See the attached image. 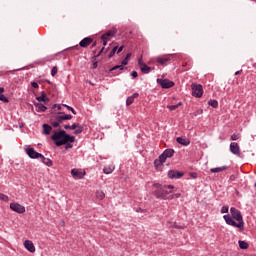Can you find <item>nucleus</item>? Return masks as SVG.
<instances>
[{"mask_svg": "<svg viewBox=\"0 0 256 256\" xmlns=\"http://www.w3.org/2000/svg\"><path fill=\"white\" fill-rule=\"evenodd\" d=\"M52 141L56 147L65 146V149H73V144L75 143V136L69 135L65 130H54L53 135L51 136Z\"/></svg>", "mask_w": 256, "mask_h": 256, "instance_id": "1", "label": "nucleus"}, {"mask_svg": "<svg viewBox=\"0 0 256 256\" xmlns=\"http://www.w3.org/2000/svg\"><path fill=\"white\" fill-rule=\"evenodd\" d=\"M153 187L155 190L152 192V195H154L156 199H162L163 201H166L167 195H169V193H173V191L165 190V186L160 183L153 184Z\"/></svg>", "mask_w": 256, "mask_h": 256, "instance_id": "2", "label": "nucleus"}, {"mask_svg": "<svg viewBox=\"0 0 256 256\" xmlns=\"http://www.w3.org/2000/svg\"><path fill=\"white\" fill-rule=\"evenodd\" d=\"M230 215L232 218H234L235 221H238V223L242 224V229L245 230V222L243 221V215L241 214V211H239L235 207L230 208Z\"/></svg>", "mask_w": 256, "mask_h": 256, "instance_id": "3", "label": "nucleus"}, {"mask_svg": "<svg viewBox=\"0 0 256 256\" xmlns=\"http://www.w3.org/2000/svg\"><path fill=\"white\" fill-rule=\"evenodd\" d=\"M223 219L227 225H230L231 227H236L237 229H240V231H245L243 229V224L235 222V219L233 218V216L226 214L223 216Z\"/></svg>", "mask_w": 256, "mask_h": 256, "instance_id": "4", "label": "nucleus"}, {"mask_svg": "<svg viewBox=\"0 0 256 256\" xmlns=\"http://www.w3.org/2000/svg\"><path fill=\"white\" fill-rule=\"evenodd\" d=\"M192 97L197 99L203 97V86L201 84H192Z\"/></svg>", "mask_w": 256, "mask_h": 256, "instance_id": "5", "label": "nucleus"}, {"mask_svg": "<svg viewBox=\"0 0 256 256\" xmlns=\"http://www.w3.org/2000/svg\"><path fill=\"white\" fill-rule=\"evenodd\" d=\"M158 85L162 87V89H171V87H175V82L169 79H157Z\"/></svg>", "mask_w": 256, "mask_h": 256, "instance_id": "6", "label": "nucleus"}, {"mask_svg": "<svg viewBox=\"0 0 256 256\" xmlns=\"http://www.w3.org/2000/svg\"><path fill=\"white\" fill-rule=\"evenodd\" d=\"M55 121H59V123H63V121H71L73 119V115L65 114V112H58V115L54 116Z\"/></svg>", "mask_w": 256, "mask_h": 256, "instance_id": "7", "label": "nucleus"}, {"mask_svg": "<svg viewBox=\"0 0 256 256\" xmlns=\"http://www.w3.org/2000/svg\"><path fill=\"white\" fill-rule=\"evenodd\" d=\"M25 152L27 153L28 157H30V159H41V157L43 156V154L35 151V148H26Z\"/></svg>", "mask_w": 256, "mask_h": 256, "instance_id": "8", "label": "nucleus"}, {"mask_svg": "<svg viewBox=\"0 0 256 256\" xmlns=\"http://www.w3.org/2000/svg\"><path fill=\"white\" fill-rule=\"evenodd\" d=\"M175 155V150L172 148H168L163 151V153L160 155L161 161H167V159H171Z\"/></svg>", "mask_w": 256, "mask_h": 256, "instance_id": "9", "label": "nucleus"}, {"mask_svg": "<svg viewBox=\"0 0 256 256\" xmlns=\"http://www.w3.org/2000/svg\"><path fill=\"white\" fill-rule=\"evenodd\" d=\"M10 209H12V211H14L15 213H19V214L25 213V206L19 203H11Z\"/></svg>", "mask_w": 256, "mask_h": 256, "instance_id": "10", "label": "nucleus"}, {"mask_svg": "<svg viewBox=\"0 0 256 256\" xmlns=\"http://www.w3.org/2000/svg\"><path fill=\"white\" fill-rule=\"evenodd\" d=\"M230 152L233 155H237V157H241V149L239 148V144L237 142L230 143Z\"/></svg>", "mask_w": 256, "mask_h": 256, "instance_id": "11", "label": "nucleus"}, {"mask_svg": "<svg viewBox=\"0 0 256 256\" xmlns=\"http://www.w3.org/2000/svg\"><path fill=\"white\" fill-rule=\"evenodd\" d=\"M184 175H185V173L179 172L177 170L168 171L169 179H181V177H183Z\"/></svg>", "mask_w": 256, "mask_h": 256, "instance_id": "12", "label": "nucleus"}, {"mask_svg": "<svg viewBox=\"0 0 256 256\" xmlns=\"http://www.w3.org/2000/svg\"><path fill=\"white\" fill-rule=\"evenodd\" d=\"M92 43H93V38L86 37L79 42V46L82 47L83 49H87V47H89V45H91Z\"/></svg>", "mask_w": 256, "mask_h": 256, "instance_id": "13", "label": "nucleus"}, {"mask_svg": "<svg viewBox=\"0 0 256 256\" xmlns=\"http://www.w3.org/2000/svg\"><path fill=\"white\" fill-rule=\"evenodd\" d=\"M36 101L38 103H45V105H47V103H49L50 99L47 97V93H45V91H42L41 95L36 97Z\"/></svg>", "mask_w": 256, "mask_h": 256, "instance_id": "14", "label": "nucleus"}, {"mask_svg": "<svg viewBox=\"0 0 256 256\" xmlns=\"http://www.w3.org/2000/svg\"><path fill=\"white\" fill-rule=\"evenodd\" d=\"M71 175L74 179H83L85 177V172L74 168L71 170Z\"/></svg>", "mask_w": 256, "mask_h": 256, "instance_id": "15", "label": "nucleus"}, {"mask_svg": "<svg viewBox=\"0 0 256 256\" xmlns=\"http://www.w3.org/2000/svg\"><path fill=\"white\" fill-rule=\"evenodd\" d=\"M115 33H117L115 30H109L101 36V39L105 41H111V39L115 37Z\"/></svg>", "mask_w": 256, "mask_h": 256, "instance_id": "16", "label": "nucleus"}, {"mask_svg": "<svg viewBox=\"0 0 256 256\" xmlns=\"http://www.w3.org/2000/svg\"><path fill=\"white\" fill-rule=\"evenodd\" d=\"M24 247L29 251V253H35V244H33V241L31 240H26L24 242Z\"/></svg>", "mask_w": 256, "mask_h": 256, "instance_id": "17", "label": "nucleus"}, {"mask_svg": "<svg viewBox=\"0 0 256 256\" xmlns=\"http://www.w3.org/2000/svg\"><path fill=\"white\" fill-rule=\"evenodd\" d=\"M156 61L157 63H159V65L166 66L168 65L169 61H171V58L167 56H164V57L160 56L156 58Z\"/></svg>", "mask_w": 256, "mask_h": 256, "instance_id": "18", "label": "nucleus"}, {"mask_svg": "<svg viewBox=\"0 0 256 256\" xmlns=\"http://www.w3.org/2000/svg\"><path fill=\"white\" fill-rule=\"evenodd\" d=\"M176 141L179 143V145H183V147H188V145H191V140L187 138L177 137Z\"/></svg>", "mask_w": 256, "mask_h": 256, "instance_id": "19", "label": "nucleus"}, {"mask_svg": "<svg viewBox=\"0 0 256 256\" xmlns=\"http://www.w3.org/2000/svg\"><path fill=\"white\" fill-rule=\"evenodd\" d=\"M34 106L36 107V109H38L37 111L40 113H45V111H47V106L43 105L42 103L34 102Z\"/></svg>", "mask_w": 256, "mask_h": 256, "instance_id": "20", "label": "nucleus"}, {"mask_svg": "<svg viewBox=\"0 0 256 256\" xmlns=\"http://www.w3.org/2000/svg\"><path fill=\"white\" fill-rule=\"evenodd\" d=\"M155 68L153 67H149L147 64L142 65V67L140 68V71H142V73H144L145 75L151 73Z\"/></svg>", "mask_w": 256, "mask_h": 256, "instance_id": "21", "label": "nucleus"}, {"mask_svg": "<svg viewBox=\"0 0 256 256\" xmlns=\"http://www.w3.org/2000/svg\"><path fill=\"white\" fill-rule=\"evenodd\" d=\"M113 171H115V165H108L103 168V173H105V175H111Z\"/></svg>", "mask_w": 256, "mask_h": 256, "instance_id": "22", "label": "nucleus"}, {"mask_svg": "<svg viewBox=\"0 0 256 256\" xmlns=\"http://www.w3.org/2000/svg\"><path fill=\"white\" fill-rule=\"evenodd\" d=\"M43 134L44 135H51V131H53V127H51V125L49 124H43Z\"/></svg>", "mask_w": 256, "mask_h": 256, "instance_id": "23", "label": "nucleus"}, {"mask_svg": "<svg viewBox=\"0 0 256 256\" xmlns=\"http://www.w3.org/2000/svg\"><path fill=\"white\" fill-rule=\"evenodd\" d=\"M42 163H44V165H46L47 167H53V161H51V159L49 158H45V156L42 155V157H40Z\"/></svg>", "mask_w": 256, "mask_h": 256, "instance_id": "24", "label": "nucleus"}, {"mask_svg": "<svg viewBox=\"0 0 256 256\" xmlns=\"http://www.w3.org/2000/svg\"><path fill=\"white\" fill-rule=\"evenodd\" d=\"M228 166H222V167H216V168H211L210 171L211 173H221V171H226L228 169Z\"/></svg>", "mask_w": 256, "mask_h": 256, "instance_id": "25", "label": "nucleus"}, {"mask_svg": "<svg viewBox=\"0 0 256 256\" xmlns=\"http://www.w3.org/2000/svg\"><path fill=\"white\" fill-rule=\"evenodd\" d=\"M208 105L213 107V109H217L219 107V102L217 100L210 99L208 101Z\"/></svg>", "mask_w": 256, "mask_h": 256, "instance_id": "26", "label": "nucleus"}, {"mask_svg": "<svg viewBox=\"0 0 256 256\" xmlns=\"http://www.w3.org/2000/svg\"><path fill=\"white\" fill-rule=\"evenodd\" d=\"M117 69H119V71H124L125 67L123 65H116V66L110 68L108 70V73H113V71H117Z\"/></svg>", "mask_w": 256, "mask_h": 256, "instance_id": "27", "label": "nucleus"}, {"mask_svg": "<svg viewBox=\"0 0 256 256\" xmlns=\"http://www.w3.org/2000/svg\"><path fill=\"white\" fill-rule=\"evenodd\" d=\"M110 47L108 46L107 48L102 47V49L99 51V53L94 56V59H97V57H100L101 55H105L109 51Z\"/></svg>", "mask_w": 256, "mask_h": 256, "instance_id": "28", "label": "nucleus"}, {"mask_svg": "<svg viewBox=\"0 0 256 256\" xmlns=\"http://www.w3.org/2000/svg\"><path fill=\"white\" fill-rule=\"evenodd\" d=\"M238 245L240 249H249V244L246 241L240 240Z\"/></svg>", "mask_w": 256, "mask_h": 256, "instance_id": "29", "label": "nucleus"}, {"mask_svg": "<svg viewBox=\"0 0 256 256\" xmlns=\"http://www.w3.org/2000/svg\"><path fill=\"white\" fill-rule=\"evenodd\" d=\"M96 197H97V199L102 201V199H105V193L103 191H97L96 192Z\"/></svg>", "mask_w": 256, "mask_h": 256, "instance_id": "30", "label": "nucleus"}, {"mask_svg": "<svg viewBox=\"0 0 256 256\" xmlns=\"http://www.w3.org/2000/svg\"><path fill=\"white\" fill-rule=\"evenodd\" d=\"M134 102H135V99L132 96H129L126 99V106L129 107L130 105H133Z\"/></svg>", "mask_w": 256, "mask_h": 256, "instance_id": "31", "label": "nucleus"}, {"mask_svg": "<svg viewBox=\"0 0 256 256\" xmlns=\"http://www.w3.org/2000/svg\"><path fill=\"white\" fill-rule=\"evenodd\" d=\"M62 105H63V107H66V109L68 111H71V113H73V115H77V111H75L73 107H71V106H69L67 104H62Z\"/></svg>", "mask_w": 256, "mask_h": 256, "instance_id": "32", "label": "nucleus"}, {"mask_svg": "<svg viewBox=\"0 0 256 256\" xmlns=\"http://www.w3.org/2000/svg\"><path fill=\"white\" fill-rule=\"evenodd\" d=\"M163 163H165V161L161 160L160 158L159 159H156L154 161V167H160V165H163Z\"/></svg>", "mask_w": 256, "mask_h": 256, "instance_id": "33", "label": "nucleus"}, {"mask_svg": "<svg viewBox=\"0 0 256 256\" xmlns=\"http://www.w3.org/2000/svg\"><path fill=\"white\" fill-rule=\"evenodd\" d=\"M0 201H4L5 203H8L9 201V196L3 194V193H0Z\"/></svg>", "mask_w": 256, "mask_h": 256, "instance_id": "34", "label": "nucleus"}, {"mask_svg": "<svg viewBox=\"0 0 256 256\" xmlns=\"http://www.w3.org/2000/svg\"><path fill=\"white\" fill-rule=\"evenodd\" d=\"M117 49H118V47L115 46V47L110 51V53L108 54V58H109V59H111V58L115 55V53H117Z\"/></svg>", "mask_w": 256, "mask_h": 256, "instance_id": "35", "label": "nucleus"}, {"mask_svg": "<svg viewBox=\"0 0 256 256\" xmlns=\"http://www.w3.org/2000/svg\"><path fill=\"white\" fill-rule=\"evenodd\" d=\"M83 131V126L81 124L76 128L74 131V135H81V132Z\"/></svg>", "mask_w": 256, "mask_h": 256, "instance_id": "36", "label": "nucleus"}, {"mask_svg": "<svg viewBox=\"0 0 256 256\" xmlns=\"http://www.w3.org/2000/svg\"><path fill=\"white\" fill-rule=\"evenodd\" d=\"M51 125H52V127H54L55 129H57V127H59V125H61V122H59L58 120L53 121V118H51Z\"/></svg>", "mask_w": 256, "mask_h": 256, "instance_id": "37", "label": "nucleus"}, {"mask_svg": "<svg viewBox=\"0 0 256 256\" xmlns=\"http://www.w3.org/2000/svg\"><path fill=\"white\" fill-rule=\"evenodd\" d=\"M0 101H2V103H9V98L4 96L3 94H0Z\"/></svg>", "mask_w": 256, "mask_h": 256, "instance_id": "38", "label": "nucleus"}, {"mask_svg": "<svg viewBox=\"0 0 256 256\" xmlns=\"http://www.w3.org/2000/svg\"><path fill=\"white\" fill-rule=\"evenodd\" d=\"M58 71H59V68H57V66H54L51 70L52 77H55V75H57Z\"/></svg>", "mask_w": 256, "mask_h": 256, "instance_id": "39", "label": "nucleus"}, {"mask_svg": "<svg viewBox=\"0 0 256 256\" xmlns=\"http://www.w3.org/2000/svg\"><path fill=\"white\" fill-rule=\"evenodd\" d=\"M220 211L222 214L229 213V206H223Z\"/></svg>", "mask_w": 256, "mask_h": 256, "instance_id": "40", "label": "nucleus"}, {"mask_svg": "<svg viewBox=\"0 0 256 256\" xmlns=\"http://www.w3.org/2000/svg\"><path fill=\"white\" fill-rule=\"evenodd\" d=\"M239 137H240V134H232L231 135V140L232 141H237L239 139Z\"/></svg>", "mask_w": 256, "mask_h": 256, "instance_id": "41", "label": "nucleus"}, {"mask_svg": "<svg viewBox=\"0 0 256 256\" xmlns=\"http://www.w3.org/2000/svg\"><path fill=\"white\" fill-rule=\"evenodd\" d=\"M138 65H139L140 69L143 67V65H145V63H143V56H141V57L138 59Z\"/></svg>", "mask_w": 256, "mask_h": 256, "instance_id": "42", "label": "nucleus"}, {"mask_svg": "<svg viewBox=\"0 0 256 256\" xmlns=\"http://www.w3.org/2000/svg\"><path fill=\"white\" fill-rule=\"evenodd\" d=\"M62 107H63V104H54L53 105V109L57 108L58 111H61Z\"/></svg>", "mask_w": 256, "mask_h": 256, "instance_id": "43", "label": "nucleus"}, {"mask_svg": "<svg viewBox=\"0 0 256 256\" xmlns=\"http://www.w3.org/2000/svg\"><path fill=\"white\" fill-rule=\"evenodd\" d=\"M163 187H165L166 191H167V189H169L170 191L175 189V186H173V185H163Z\"/></svg>", "mask_w": 256, "mask_h": 256, "instance_id": "44", "label": "nucleus"}, {"mask_svg": "<svg viewBox=\"0 0 256 256\" xmlns=\"http://www.w3.org/2000/svg\"><path fill=\"white\" fill-rule=\"evenodd\" d=\"M122 67H125V65H129V60H127L126 58H124L121 62Z\"/></svg>", "mask_w": 256, "mask_h": 256, "instance_id": "45", "label": "nucleus"}, {"mask_svg": "<svg viewBox=\"0 0 256 256\" xmlns=\"http://www.w3.org/2000/svg\"><path fill=\"white\" fill-rule=\"evenodd\" d=\"M131 77H133V79H137V77H139V74L137 73V71H132Z\"/></svg>", "mask_w": 256, "mask_h": 256, "instance_id": "46", "label": "nucleus"}, {"mask_svg": "<svg viewBox=\"0 0 256 256\" xmlns=\"http://www.w3.org/2000/svg\"><path fill=\"white\" fill-rule=\"evenodd\" d=\"M167 109H169V111H175L177 109V106L176 105H170V106H167Z\"/></svg>", "mask_w": 256, "mask_h": 256, "instance_id": "47", "label": "nucleus"}, {"mask_svg": "<svg viewBox=\"0 0 256 256\" xmlns=\"http://www.w3.org/2000/svg\"><path fill=\"white\" fill-rule=\"evenodd\" d=\"M79 123H73L71 126H70V129L71 130H75L76 128H78L79 127Z\"/></svg>", "mask_w": 256, "mask_h": 256, "instance_id": "48", "label": "nucleus"}, {"mask_svg": "<svg viewBox=\"0 0 256 256\" xmlns=\"http://www.w3.org/2000/svg\"><path fill=\"white\" fill-rule=\"evenodd\" d=\"M31 86L34 88V89H39V84L37 82H31Z\"/></svg>", "mask_w": 256, "mask_h": 256, "instance_id": "49", "label": "nucleus"}, {"mask_svg": "<svg viewBox=\"0 0 256 256\" xmlns=\"http://www.w3.org/2000/svg\"><path fill=\"white\" fill-rule=\"evenodd\" d=\"M174 197H176V199H179V197H181V194L176 193V194L172 195V196L170 197V199H173Z\"/></svg>", "mask_w": 256, "mask_h": 256, "instance_id": "50", "label": "nucleus"}, {"mask_svg": "<svg viewBox=\"0 0 256 256\" xmlns=\"http://www.w3.org/2000/svg\"><path fill=\"white\" fill-rule=\"evenodd\" d=\"M97 67H99L98 62H94L92 64V69H97Z\"/></svg>", "mask_w": 256, "mask_h": 256, "instance_id": "51", "label": "nucleus"}, {"mask_svg": "<svg viewBox=\"0 0 256 256\" xmlns=\"http://www.w3.org/2000/svg\"><path fill=\"white\" fill-rule=\"evenodd\" d=\"M123 49H124V46H120V47L118 48V50H117V54L121 53V51H123Z\"/></svg>", "mask_w": 256, "mask_h": 256, "instance_id": "52", "label": "nucleus"}, {"mask_svg": "<svg viewBox=\"0 0 256 256\" xmlns=\"http://www.w3.org/2000/svg\"><path fill=\"white\" fill-rule=\"evenodd\" d=\"M191 177H192V179H197V173H195V172L191 173Z\"/></svg>", "mask_w": 256, "mask_h": 256, "instance_id": "53", "label": "nucleus"}, {"mask_svg": "<svg viewBox=\"0 0 256 256\" xmlns=\"http://www.w3.org/2000/svg\"><path fill=\"white\" fill-rule=\"evenodd\" d=\"M136 211H137V213H145V210H143L141 208H137Z\"/></svg>", "mask_w": 256, "mask_h": 256, "instance_id": "54", "label": "nucleus"}, {"mask_svg": "<svg viewBox=\"0 0 256 256\" xmlns=\"http://www.w3.org/2000/svg\"><path fill=\"white\" fill-rule=\"evenodd\" d=\"M131 97H133V99H137V97H139V93H134Z\"/></svg>", "mask_w": 256, "mask_h": 256, "instance_id": "55", "label": "nucleus"}, {"mask_svg": "<svg viewBox=\"0 0 256 256\" xmlns=\"http://www.w3.org/2000/svg\"><path fill=\"white\" fill-rule=\"evenodd\" d=\"M131 58V53H128L124 59L128 60Z\"/></svg>", "mask_w": 256, "mask_h": 256, "instance_id": "56", "label": "nucleus"}, {"mask_svg": "<svg viewBox=\"0 0 256 256\" xmlns=\"http://www.w3.org/2000/svg\"><path fill=\"white\" fill-rule=\"evenodd\" d=\"M4 92H5V88L0 87V95H3Z\"/></svg>", "mask_w": 256, "mask_h": 256, "instance_id": "57", "label": "nucleus"}, {"mask_svg": "<svg viewBox=\"0 0 256 256\" xmlns=\"http://www.w3.org/2000/svg\"><path fill=\"white\" fill-rule=\"evenodd\" d=\"M103 41V47H107V42L109 41V40H102Z\"/></svg>", "mask_w": 256, "mask_h": 256, "instance_id": "58", "label": "nucleus"}, {"mask_svg": "<svg viewBox=\"0 0 256 256\" xmlns=\"http://www.w3.org/2000/svg\"><path fill=\"white\" fill-rule=\"evenodd\" d=\"M243 73V70H239L235 72V75H241Z\"/></svg>", "mask_w": 256, "mask_h": 256, "instance_id": "59", "label": "nucleus"}, {"mask_svg": "<svg viewBox=\"0 0 256 256\" xmlns=\"http://www.w3.org/2000/svg\"><path fill=\"white\" fill-rule=\"evenodd\" d=\"M181 105H183V102H178V103L176 104L177 109H178L179 107H181Z\"/></svg>", "mask_w": 256, "mask_h": 256, "instance_id": "60", "label": "nucleus"}, {"mask_svg": "<svg viewBox=\"0 0 256 256\" xmlns=\"http://www.w3.org/2000/svg\"><path fill=\"white\" fill-rule=\"evenodd\" d=\"M64 129H71L70 125H64Z\"/></svg>", "mask_w": 256, "mask_h": 256, "instance_id": "61", "label": "nucleus"}, {"mask_svg": "<svg viewBox=\"0 0 256 256\" xmlns=\"http://www.w3.org/2000/svg\"><path fill=\"white\" fill-rule=\"evenodd\" d=\"M92 47H97V42H92Z\"/></svg>", "mask_w": 256, "mask_h": 256, "instance_id": "62", "label": "nucleus"}, {"mask_svg": "<svg viewBox=\"0 0 256 256\" xmlns=\"http://www.w3.org/2000/svg\"><path fill=\"white\" fill-rule=\"evenodd\" d=\"M176 229H181V226H176Z\"/></svg>", "mask_w": 256, "mask_h": 256, "instance_id": "63", "label": "nucleus"}, {"mask_svg": "<svg viewBox=\"0 0 256 256\" xmlns=\"http://www.w3.org/2000/svg\"><path fill=\"white\" fill-rule=\"evenodd\" d=\"M90 85H93V83L91 81H89Z\"/></svg>", "mask_w": 256, "mask_h": 256, "instance_id": "64", "label": "nucleus"}]
</instances>
